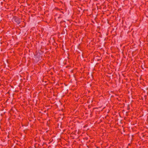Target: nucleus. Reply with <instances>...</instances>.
I'll return each mask as SVG.
<instances>
[{
	"mask_svg": "<svg viewBox=\"0 0 148 148\" xmlns=\"http://www.w3.org/2000/svg\"><path fill=\"white\" fill-rule=\"evenodd\" d=\"M13 19L15 22H16L18 25L20 24L21 22L20 18L17 16H14Z\"/></svg>",
	"mask_w": 148,
	"mask_h": 148,
	"instance_id": "nucleus-1",
	"label": "nucleus"
},
{
	"mask_svg": "<svg viewBox=\"0 0 148 148\" xmlns=\"http://www.w3.org/2000/svg\"><path fill=\"white\" fill-rule=\"evenodd\" d=\"M62 22H63V21H61V22H60V23H62Z\"/></svg>",
	"mask_w": 148,
	"mask_h": 148,
	"instance_id": "nucleus-2",
	"label": "nucleus"
}]
</instances>
